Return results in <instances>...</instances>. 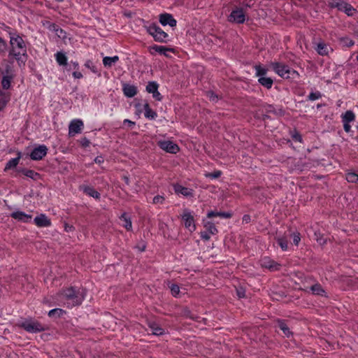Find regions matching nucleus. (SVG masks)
I'll use <instances>...</instances> for the list:
<instances>
[{"label":"nucleus","instance_id":"nucleus-1","mask_svg":"<svg viewBox=\"0 0 358 358\" xmlns=\"http://www.w3.org/2000/svg\"><path fill=\"white\" fill-rule=\"evenodd\" d=\"M63 297L68 306H78L85 299V292L83 289L76 291L73 288H69L63 291Z\"/></svg>","mask_w":358,"mask_h":358},{"label":"nucleus","instance_id":"nucleus-2","mask_svg":"<svg viewBox=\"0 0 358 358\" xmlns=\"http://www.w3.org/2000/svg\"><path fill=\"white\" fill-rule=\"evenodd\" d=\"M10 42L11 44V52L17 60H19L20 56L26 55V45L22 36H18V34H14L10 37Z\"/></svg>","mask_w":358,"mask_h":358},{"label":"nucleus","instance_id":"nucleus-3","mask_svg":"<svg viewBox=\"0 0 358 358\" xmlns=\"http://www.w3.org/2000/svg\"><path fill=\"white\" fill-rule=\"evenodd\" d=\"M18 325L29 333L41 332V331L45 329V327L43 324L31 318L23 319V320L19 322Z\"/></svg>","mask_w":358,"mask_h":358},{"label":"nucleus","instance_id":"nucleus-4","mask_svg":"<svg viewBox=\"0 0 358 358\" xmlns=\"http://www.w3.org/2000/svg\"><path fill=\"white\" fill-rule=\"evenodd\" d=\"M329 5L331 8H337V9L343 10L348 15H353L356 12L354 7L343 0H329Z\"/></svg>","mask_w":358,"mask_h":358},{"label":"nucleus","instance_id":"nucleus-5","mask_svg":"<svg viewBox=\"0 0 358 358\" xmlns=\"http://www.w3.org/2000/svg\"><path fill=\"white\" fill-rule=\"evenodd\" d=\"M148 31L153 36L155 41L158 42H166L169 36L166 31L156 24L148 26Z\"/></svg>","mask_w":358,"mask_h":358},{"label":"nucleus","instance_id":"nucleus-6","mask_svg":"<svg viewBox=\"0 0 358 358\" xmlns=\"http://www.w3.org/2000/svg\"><path fill=\"white\" fill-rule=\"evenodd\" d=\"M271 66L273 71L280 77L289 78L291 74L296 73L295 71L290 69L289 66L282 63H272Z\"/></svg>","mask_w":358,"mask_h":358},{"label":"nucleus","instance_id":"nucleus-7","mask_svg":"<svg viewBox=\"0 0 358 358\" xmlns=\"http://www.w3.org/2000/svg\"><path fill=\"white\" fill-rule=\"evenodd\" d=\"M83 122L80 119H74L69 124V136H73L81 133L83 129Z\"/></svg>","mask_w":358,"mask_h":358},{"label":"nucleus","instance_id":"nucleus-8","mask_svg":"<svg viewBox=\"0 0 358 358\" xmlns=\"http://www.w3.org/2000/svg\"><path fill=\"white\" fill-rule=\"evenodd\" d=\"M157 145L166 152L177 153L179 150L178 144L171 141H158Z\"/></svg>","mask_w":358,"mask_h":358},{"label":"nucleus","instance_id":"nucleus-9","mask_svg":"<svg viewBox=\"0 0 358 358\" xmlns=\"http://www.w3.org/2000/svg\"><path fill=\"white\" fill-rule=\"evenodd\" d=\"M182 220L186 228H188L191 232L196 229L195 221L194 217L189 210H185L182 214Z\"/></svg>","mask_w":358,"mask_h":358},{"label":"nucleus","instance_id":"nucleus-10","mask_svg":"<svg viewBox=\"0 0 358 358\" xmlns=\"http://www.w3.org/2000/svg\"><path fill=\"white\" fill-rule=\"evenodd\" d=\"M48 153V148L42 144L35 147L30 153V158L33 160H41Z\"/></svg>","mask_w":358,"mask_h":358},{"label":"nucleus","instance_id":"nucleus-11","mask_svg":"<svg viewBox=\"0 0 358 358\" xmlns=\"http://www.w3.org/2000/svg\"><path fill=\"white\" fill-rule=\"evenodd\" d=\"M245 18L246 17L244 13V10L241 8H237L232 10L229 17V20L235 22L236 23H244Z\"/></svg>","mask_w":358,"mask_h":358},{"label":"nucleus","instance_id":"nucleus-12","mask_svg":"<svg viewBox=\"0 0 358 358\" xmlns=\"http://www.w3.org/2000/svg\"><path fill=\"white\" fill-rule=\"evenodd\" d=\"M46 28L49 29V31L54 32L59 38L65 39L66 38V31L62 30L59 26L56 25L55 23L49 22L47 21L46 23L44 24Z\"/></svg>","mask_w":358,"mask_h":358},{"label":"nucleus","instance_id":"nucleus-13","mask_svg":"<svg viewBox=\"0 0 358 358\" xmlns=\"http://www.w3.org/2000/svg\"><path fill=\"white\" fill-rule=\"evenodd\" d=\"M34 222L38 227H48L51 224V220L45 214L41 213L35 217Z\"/></svg>","mask_w":358,"mask_h":358},{"label":"nucleus","instance_id":"nucleus-14","mask_svg":"<svg viewBox=\"0 0 358 358\" xmlns=\"http://www.w3.org/2000/svg\"><path fill=\"white\" fill-rule=\"evenodd\" d=\"M10 216L13 217V219H15L19 220V222H30L32 219V216L30 215V214L24 213V211L22 210L13 211V213L10 214Z\"/></svg>","mask_w":358,"mask_h":358},{"label":"nucleus","instance_id":"nucleus-15","mask_svg":"<svg viewBox=\"0 0 358 358\" xmlns=\"http://www.w3.org/2000/svg\"><path fill=\"white\" fill-rule=\"evenodd\" d=\"M174 191L178 195H183L185 197H191L193 195L192 189L189 187H183L180 184L173 185Z\"/></svg>","mask_w":358,"mask_h":358},{"label":"nucleus","instance_id":"nucleus-16","mask_svg":"<svg viewBox=\"0 0 358 358\" xmlns=\"http://www.w3.org/2000/svg\"><path fill=\"white\" fill-rule=\"evenodd\" d=\"M159 22L163 26L169 25L175 27L177 25V20L171 14H162L159 15Z\"/></svg>","mask_w":358,"mask_h":358},{"label":"nucleus","instance_id":"nucleus-17","mask_svg":"<svg viewBox=\"0 0 358 358\" xmlns=\"http://www.w3.org/2000/svg\"><path fill=\"white\" fill-rule=\"evenodd\" d=\"M261 265L263 267L268 268L271 271L278 270L280 268V264H277V262H274V260L270 259V257H264L261 259Z\"/></svg>","mask_w":358,"mask_h":358},{"label":"nucleus","instance_id":"nucleus-18","mask_svg":"<svg viewBox=\"0 0 358 358\" xmlns=\"http://www.w3.org/2000/svg\"><path fill=\"white\" fill-rule=\"evenodd\" d=\"M124 94L128 98H133L137 94V88L134 85L124 84L122 85Z\"/></svg>","mask_w":358,"mask_h":358},{"label":"nucleus","instance_id":"nucleus-19","mask_svg":"<svg viewBox=\"0 0 358 358\" xmlns=\"http://www.w3.org/2000/svg\"><path fill=\"white\" fill-rule=\"evenodd\" d=\"M315 50L320 55H327L330 51H332V48L329 47V45L324 43V42H319L317 44Z\"/></svg>","mask_w":358,"mask_h":358},{"label":"nucleus","instance_id":"nucleus-20","mask_svg":"<svg viewBox=\"0 0 358 358\" xmlns=\"http://www.w3.org/2000/svg\"><path fill=\"white\" fill-rule=\"evenodd\" d=\"M10 95L9 92H6V91L0 90V111L2 109L5 108L6 106L10 101Z\"/></svg>","mask_w":358,"mask_h":358},{"label":"nucleus","instance_id":"nucleus-21","mask_svg":"<svg viewBox=\"0 0 358 358\" xmlns=\"http://www.w3.org/2000/svg\"><path fill=\"white\" fill-rule=\"evenodd\" d=\"M55 57L57 63L59 66H66L68 64V58L66 54L63 52H57L55 54Z\"/></svg>","mask_w":358,"mask_h":358},{"label":"nucleus","instance_id":"nucleus-22","mask_svg":"<svg viewBox=\"0 0 358 358\" xmlns=\"http://www.w3.org/2000/svg\"><path fill=\"white\" fill-rule=\"evenodd\" d=\"M119 61V56H105L103 58L102 62L105 66L110 67L113 66L117 62Z\"/></svg>","mask_w":358,"mask_h":358},{"label":"nucleus","instance_id":"nucleus-23","mask_svg":"<svg viewBox=\"0 0 358 358\" xmlns=\"http://www.w3.org/2000/svg\"><path fill=\"white\" fill-rule=\"evenodd\" d=\"M144 115L148 120H155L157 117V113L151 109L149 103L144 104Z\"/></svg>","mask_w":358,"mask_h":358},{"label":"nucleus","instance_id":"nucleus-24","mask_svg":"<svg viewBox=\"0 0 358 358\" xmlns=\"http://www.w3.org/2000/svg\"><path fill=\"white\" fill-rule=\"evenodd\" d=\"M21 158L20 152L18 153L17 157L11 158L6 164L4 169V171H8V169L16 168L17 164L20 162V159Z\"/></svg>","mask_w":358,"mask_h":358},{"label":"nucleus","instance_id":"nucleus-25","mask_svg":"<svg viewBox=\"0 0 358 358\" xmlns=\"http://www.w3.org/2000/svg\"><path fill=\"white\" fill-rule=\"evenodd\" d=\"M120 220L122 222V226L126 228L127 230H132V222L131 218L127 213H122Z\"/></svg>","mask_w":358,"mask_h":358},{"label":"nucleus","instance_id":"nucleus-26","mask_svg":"<svg viewBox=\"0 0 358 358\" xmlns=\"http://www.w3.org/2000/svg\"><path fill=\"white\" fill-rule=\"evenodd\" d=\"M152 50H155L157 52L162 54V55L169 56V51H173L171 48H168L165 46H159V45H154L152 48Z\"/></svg>","mask_w":358,"mask_h":358},{"label":"nucleus","instance_id":"nucleus-27","mask_svg":"<svg viewBox=\"0 0 358 358\" xmlns=\"http://www.w3.org/2000/svg\"><path fill=\"white\" fill-rule=\"evenodd\" d=\"M83 190L87 195L91 196V197L96 199H99L100 197V193L92 187L85 186L83 187Z\"/></svg>","mask_w":358,"mask_h":358},{"label":"nucleus","instance_id":"nucleus-28","mask_svg":"<svg viewBox=\"0 0 358 358\" xmlns=\"http://www.w3.org/2000/svg\"><path fill=\"white\" fill-rule=\"evenodd\" d=\"M258 82L260 83V85L269 89L271 88L273 85V80L271 78V77H266L265 76L264 77H260L259 78H258Z\"/></svg>","mask_w":358,"mask_h":358},{"label":"nucleus","instance_id":"nucleus-29","mask_svg":"<svg viewBox=\"0 0 358 358\" xmlns=\"http://www.w3.org/2000/svg\"><path fill=\"white\" fill-rule=\"evenodd\" d=\"M355 114L352 110H348L345 113L341 115L342 121H346L347 122H352L355 120Z\"/></svg>","mask_w":358,"mask_h":358},{"label":"nucleus","instance_id":"nucleus-30","mask_svg":"<svg viewBox=\"0 0 358 358\" xmlns=\"http://www.w3.org/2000/svg\"><path fill=\"white\" fill-rule=\"evenodd\" d=\"M255 75L256 76L260 78V77H264L265 75H266L268 72V69L266 66H262V65H256L255 66Z\"/></svg>","mask_w":358,"mask_h":358},{"label":"nucleus","instance_id":"nucleus-31","mask_svg":"<svg viewBox=\"0 0 358 358\" xmlns=\"http://www.w3.org/2000/svg\"><path fill=\"white\" fill-rule=\"evenodd\" d=\"M204 226L210 235H215L217 232L215 225L212 222H206Z\"/></svg>","mask_w":358,"mask_h":358},{"label":"nucleus","instance_id":"nucleus-32","mask_svg":"<svg viewBox=\"0 0 358 358\" xmlns=\"http://www.w3.org/2000/svg\"><path fill=\"white\" fill-rule=\"evenodd\" d=\"M215 216H220L222 217H230L231 214L229 213H219V211H208L207 213L208 217H213Z\"/></svg>","mask_w":358,"mask_h":358},{"label":"nucleus","instance_id":"nucleus-33","mask_svg":"<svg viewBox=\"0 0 358 358\" xmlns=\"http://www.w3.org/2000/svg\"><path fill=\"white\" fill-rule=\"evenodd\" d=\"M157 88H159V85L157 82H148L146 86V91H148V93H152V94L153 95Z\"/></svg>","mask_w":358,"mask_h":358},{"label":"nucleus","instance_id":"nucleus-34","mask_svg":"<svg viewBox=\"0 0 358 358\" xmlns=\"http://www.w3.org/2000/svg\"><path fill=\"white\" fill-rule=\"evenodd\" d=\"M22 173L27 177H29L33 180H37L40 176L39 173H36V171L33 170H23Z\"/></svg>","mask_w":358,"mask_h":358},{"label":"nucleus","instance_id":"nucleus-35","mask_svg":"<svg viewBox=\"0 0 358 358\" xmlns=\"http://www.w3.org/2000/svg\"><path fill=\"white\" fill-rule=\"evenodd\" d=\"M12 77L9 76H3L1 85L3 89H8L11 85Z\"/></svg>","mask_w":358,"mask_h":358},{"label":"nucleus","instance_id":"nucleus-36","mask_svg":"<svg viewBox=\"0 0 358 358\" xmlns=\"http://www.w3.org/2000/svg\"><path fill=\"white\" fill-rule=\"evenodd\" d=\"M346 180L350 182H357L358 184V175L356 173H353V171H349L346 174Z\"/></svg>","mask_w":358,"mask_h":358},{"label":"nucleus","instance_id":"nucleus-37","mask_svg":"<svg viewBox=\"0 0 358 358\" xmlns=\"http://www.w3.org/2000/svg\"><path fill=\"white\" fill-rule=\"evenodd\" d=\"M150 328L155 335H162L164 333V330L161 327H159L157 324H151Z\"/></svg>","mask_w":358,"mask_h":358},{"label":"nucleus","instance_id":"nucleus-38","mask_svg":"<svg viewBox=\"0 0 358 358\" xmlns=\"http://www.w3.org/2000/svg\"><path fill=\"white\" fill-rule=\"evenodd\" d=\"M169 288L172 295L174 296V297H178V296L180 295V287L177 285V284H171Z\"/></svg>","mask_w":358,"mask_h":358},{"label":"nucleus","instance_id":"nucleus-39","mask_svg":"<svg viewBox=\"0 0 358 358\" xmlns=\"http://www.w3.org/2000/svg\"><path fill=\"white\" fill-rule=\"evenodd\" d=\"M279 327L283 331V333L285 336H287V337H289V336L291 334V331H290L289 327H287V324H285V323H284V322H282V321L279 322Z\"/></svg>","mask_w":358,"mask_h":358},{"label":"nucleus","instance_id":"nucleus-40","mask_svg":"<svg viewBox=\"0 0 358 358\" xmlns=\"http://www.w3.org/2000/svg\"><path fill=\"white\" fill-rule=\"evenodd\" d=\"M311 289L315 294L322 295L324 292L323 288L320 284H315L311 286Z\"/></svg>","mask_w":358,"mask_h":358},{"label":"nucleus","instance_id":"nucleus-41","mask_svg":"<svg viewBox=\"0 0 358 358\" xmlns=\"http://www.w3.org/2000/svg\"><path fill=\"white\" fill-rule=\"evenodd\" d=\"M278 243L279 246L281 248L283 251H286V250L288 249V243L287 241L285 240L284 238H278Z\"/></svg>","mask_w":358,"mask_h":358},{"label":"nucleus","instance_id":"nucleus-42","mask_svg":"<svg viewBox=\"0 0 358 358\" xmlns=\"http://www.w3.org/2000/svg\"><path fill=\"white\" fill-rule=\"evenodd\" d=\"M321 96L322 94L320 92V91H313V92L310 93L308 99L310 101H316V99H319L320 98H321Z\"/></svg>","mask_w":358,"mask_h":358},{"label":"nucleus","instance_id":"nucleus-43","mask_svg":"<svg viewBox=\"0 0 358 358\" xmlns=\"http://www.w3.org/2000/svg\"><path fill=\"white\" fill-rule=\"evenodd\" d=\"M222 173L220 171H215L213 173H206V177H208L209 178L215 179L218 178L221 176Z\"/></svg>","mask_w":358,"mask_h":358},{"label":"nucleus","instance_id":"nucleus-44","mask_svg":"<svg viewBox=\"0 0 358 358\" xmlns=\"http://www.w3.org/2000/svg\"><path fill=\"white\" fill-rule=\"evenodd\" d=\"M164 200V196L162 195H157L152 199V203H162Z\"/></svg>","mask_w":358,"mask_h":358},{"label":"nucleus","instance_id":"nucleus-45","mask_svg":"<svg viewBox=\"0 0 358 358\" xmlns=\"http://www.w3.org/2000/svg\"><path fill=\"white\" fill-rule=\"evenodd\" d=\"M152 97L155 99H157V101H162V96L161 94V93L159 92V88H157L155 92H154L153 95H152Z\"/></svg>","mask_w":358,"mask_h":358},{"label":"nucleus","instance_id":"nucleus-46","mask_svg":"<svg viewBox=\"0 0 358 358\" xmlns=\"http://www.w3.org/2000/svg\"><path fill=\"white\" fill-rule=\"evenodd\" d=\"M301 241V237L299 233H294L293 235V242L295 245H298Z\"/></svg>","mask_w":358,"mask_h":358},{"label":"nucleus","instance_id":"nucleus-47","mask_svg":"<svg viewBox=\"0 0 358 358\" xmlns=\"http://www.w3.org/2000/svg\"><path fill=\"white\" fill-rule=\"evenodd\" d=\"M62 313H63V310L62 309H58V308H57V309H52V310H49L48 315L53 316L54 314H55V313L62 314Z\"/></svg>","mask_w":358,"mask_h":358},{"label":"nucleus","instance_id":"nucleus-48","mask_svg":"<svg viewBox=\"0 0 358 358\" xmlns=\"http://www.w3.org/2000/svg\"><path fill=\"white\" fill-rule=\"evenodd\" d=\"M343 123V129L344 130L347 132V133H350V131H351V125H350V122H342Z\"/></svg>","mask_w":358,"mask_h":358},{"label":"nucleus","instance_id":"nucleus-49","mask_svg":"<svg viewBox=\"0 0 358 358\" xmlns=\"http://www.w3.org/2000/svg\"><path fill=\"white\" fill-rule=\"evenodd\" d=\"M80 144L83 147H88L90 144V141L87 138H83L80 140Z\"/></svg>","mask_w":358,"mask_h":358},{"label":"nucleus","instance_id":"nucleus-50","mask_svg":"<svg viewBox=\"0 0 358 358\" xmlns=\"http://www.w3.org/2000/svg\"><path fill=\"white\" fill-rule=\"evenodd\" d=\"M236 293L239 298H243L245 295V291L243 288H239L236 289Z\"/></svg>","mask_w":358,"mask_h":358},{"label":"nucleus","instance_id":"nucleus-51","mask_svg":"<svg viewBox=\"0 0 358 358\" xmlns=\"http://www.w3.org/2000/svg\"><path fill=\"white\" fill-rule=\"evenodd\" d=\"M292 137L294 141H299V142L302 141V136L299 133L294 134Z\"/></svg>","mask_w":358,"mask_h":358},{"label":"nucleus","instance_id":"nucleus-52","mask_svg":"<svg viewBox=\"0 0 358 358\" xmlns=\"http://www.w3.org/2000/svg\"><path fill=\"white\" fill-rule=\"evenodd\" d=\"M343 41L348 47H352V45H354V42L352 39L346 38L343 39Z\"/></svg>","mask_w":358,"mask_h":358},{"label":"nucleus","instance_id":"nucleus-53","mask_svg":"<svg viewBox=\"0 0 358 358\" xmlns=\"http://www.w3.org/2000/svg\"><path fill=\"white\" fill-rule=\"evenodd\" d=\"M104 161L103 157L102 155H99L98 157H95L94 162L96 164H101Z\"/></svg>","mask_w":358,"mask_h":358},{"label":"nucleus","instance_id":"nucleus-54","mask_svg":"<svg viewBox=\"0 0 358 358\" xmlns=\"http://www.w3.org/2000/svg\"><path fill=\"white\" fill-rule=\"evenodd\" d=\"M6 50V43L3 39L0 38V52Z\"/></svg>","mask_w":358,"mask_h":358},{"label":"nucleus","instance_id":"nucleus-55","mask_svg":"<svg viewBox=\"0 0 358 358\" xmlns=\"http://www.w3.org/2000/svg\"><path fill=\"white\" fill-rule=\"evenodd\" d=\"M201 238L206 239V241H208V239L210 238V235L208 232H203L201 235Z\"/></svg>","mask_w":358,"mask_h":358},{"label":"nucleus","instance_id":"nucleus-56","mask_svg":"<svg viewBox=\"0 0 358 358\" xmlns=\"http://www.w3.org/2000/svg\"><path fill=\"white\" fill-rule=\"evenodd\" d=\"M73 76L74 78H76L77 79H80L83 76L82 75L80 71H73Z\"/></svg>","mask_w":358,"mask_h":358},{"label":"nucleus","instance_id":"nucleus-57","mask_svg":"<svg viewBox=\"0 0 358 358\" xmlns=\"http://www.w3.org/2000/svg\"><path fill=\"white\" fill-rule=\"evenodd\" d=\"M124 124L127 123L130 126L135 125V122H132V120L129 119H125L123 122Z\"/></svg>","mask_w":358,"mask_h":358},{"label":"nucleus","instance_id":"nucleus-58","mask_svg":"<svg viewBox=\"0 0 358 358\" xmlns=\"http://www.w3.org/2000/svg\"><path fill=\"white\" fill-rule=\"evenodd\" d=\"M90 64H91V61H87V62L85 64V66L87 67H90Z\"/></svg>","mask_w":358,"mask_h":358},{"label":"nucleus","instance_id":"nucleus-59","mask_svg":"<svg viewBox=\"0 0 358 358\" xmlns=\"http://www.w3.org/2000/svg\"><path fill=\"white\" fill-rule=\"evenodd\" d=\"M73 65L75 67H78V62H73Z\"/></svg>","mask_w":358,"mask_h":358},{"label":"nucleus","instance_id":"nucleus-60","mask_svg":"<svg viewBox=\"0 0 358 358\" xmlns=\"http://www.w3.org/2000/svg\"><path fill=\"white\" fill-rule=\"evenodd\" d=\"M145 248V245H143V247L141 248H140V251H144Z\"/></svg>","mask_w":358,"mask_h":358},{"label":"nucleus","instance_id":"nucleus-61","mask_svg":"<svg viewBox=\"0 0 358 358\" xmlns=\"http://www.w3.org/2000/svg\"><path fill=\"white\" fill-rule=\"evenodd\" d=\"M57 1H62V0H57Z\"/></svg>","mask_w":358,"mask_h":358},{"label":"nucleus","instance_id":"nucleus-62","mask_svg":"<svg viewBox=\"0 0 358 358\" xmlns=\"http://www.w3.org/2000/svg\"><path fill=\"white\" fill-rule=\"evenodd\" d=\"M357 59L358 60V55L357 56Z\"/></svg>","mask_w":358,"mask_h":358},{"label":"nucleus","instance_id":"nucleus-63","mask_svg":"<svg viewBox=\"0 0 358 358\" xmlns=\"http://www.w3.org/2000/svg\"><path fill=\"white\" fill-rule=\"evenodd\" d=\"M357 108H358V103L357 104Z\"/></svg>","mask_w":358,"mask_h":358},{"label":"nucleus","instance_id":"nucleus-64","mask_svg":"<svg viewBox=\"0 0 358 358\" xmlns=\"http://www.w3.org/2000/svg\"><path fill=\"white\" fill-rule=\"evenodd\" d=\"M357 143H358V138H357Z\"/></svg>","mask_w":358,"mask_h":358}]
</instances>
